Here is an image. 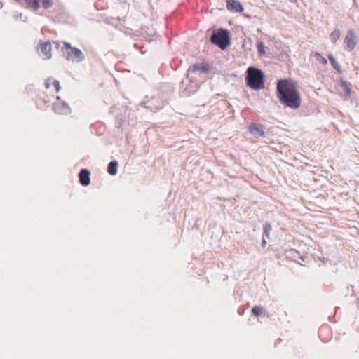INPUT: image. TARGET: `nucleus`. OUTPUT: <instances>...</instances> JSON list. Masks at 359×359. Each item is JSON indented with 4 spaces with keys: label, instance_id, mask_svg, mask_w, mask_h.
<instances>
[{
    "label": "nucleus",
    "instance_id": "nucleus-1",
    "mask_svg": "<svg viewBox=\"0 0 359 359\" xmlns=\"http://www.w3.org/2000/svg\"><path fill=\"white\" fill-rule=\"evenodd\" d=\"M277 97L285 107L297 109L302 104V99L297 82L292 79L278 80L276 86Z\"/></svg>",
    "mask_w": 359,
    "mask_h": 359
},
{
    "label": "nucleus",
    "instance_id": "nucleus-2",
    "mask_svg": "<svg viewBox=\"0 0 359 359\" xmlns=\"http://www.w3.org/2000/svg\"><path fill=\"white\" fill-rule=\"evenodd\" d=\"M246 83L254 90L264 88V75L262 71L257 68L250 67L247 69Z\"/></svg>",
    "mask_w": 359,
    "mask_h": 359
},
{
    "label": "nucleus",
    "instance_id": "nucleus-3",
    "mask_svg": "<svg viewBox=\"0 0 359 359\" xmlns=\"http://www.w3.org/2000/svg\"><path fill=\"white\" fill-rule=\"evenodd\" d=\"M210 41L222 50H225L230 43L229 32L222 29L217 30L211 36Z\"/></svg>",
    "mask_w": 359,
    "mask_h": 359
},
{
    "label": "nucleus",
    "instance_id": "nucleus-4",
    "mask_svg": "<svg viewBox=\"0 0 359 359\" xmlns=\"http://www.w3.org/2000/svg\"><path fill=\"white\" fill-rule=\"evenodd\" d=\"M45 86L47 90L45 93L48 94L49 92L53 93L50 97L47 95L46 97L43 98L45 102H50L51 101V97L55 96V93H57L60 90L61 86L60 82L52 77L48 78L46 80Z\"/></svg>",
    "mask_w": 359,
    "mask_h": 359
},
{
    "label": "nucleus",
    "instance_id": "nucleus-5",
    "mask_svg": "<svg viewBox=\"0 0 359 359\" xmlns=\"http://www.w3.org/2000/svg\"><path fill=\"white\" fill-rule=\"evenodd\" d=\"M66 59L71 61L81 62L84 59L83 53L81 50L72 47L69 43H65Z\"/></svg>",
    "mask_w": 359,
    "mask_h": 359
},
{
    "label": "nucleus",
    "instance_id": "nucleus-6",
    "mask_svg": "<svg viewBox=\"0 0 359 359\" xmlns=\"http://www.w3.org/2000/svg\"><path fill=\"white\" fill-rule=\"evenodd\" d=\"M18 3L25 2L26 7L34 11H37L40 4L45 8H49L53 5V0H15Z\"/></svg>",
    "mask_w": 359,
    "mask_h": 359
},
{
    "label": "nucleus",
    "instance_id": "nucleus-7",
    "mask_svg": "<svg viewBox=\"0 0 359 359\" xmlns=\"http://www.w3.org/2000/svg\"><path fill=\"white\" fill-rule=\"evenodd\" d=\"M358 43V37L352 29H349L344 40L345 48L348 51H352Z\"/></svg>",
    "mask_w": 359,
    "mask_h": 359
},
{
    "label": "nucleus",
    "instance_id": "nucleus-8",
    "mask_svg": "<svg viewBox=\"0 0 359 359\" xmlns=\"http://www.w3.org/2000/svg\"><path fill=\"white\" fill-rule=\"evenodd\" d=\"M57 101L53 103V111L59 114H65L69 112V107L65 102L60 100V97L56 96Z\"/></svg>",
    "mask_w": 359,
    "mask_h": 359
},
{
    "label": "nucleus",
    "instance_id": "nucleus-9",
    "mask_svg": "<svg viewBox=\"0 0 359 359\" xmlns=\"http://www.w3.org/2000/svg\"><path fill=\"white\" fill-rule=\"evenodd\" d=\"M39 48L41 50L44 59H50L51 54V43L49 41H39Z\"/></svg>",
    "mask_w": 359,
    "mask_h": 359
},
{
    "label": "nucleus",
    "instance_id": "nucleus-10",
    "mask_svg": "<svg viewBox=\"0 0 359 359\" xmlns=\"http://www.w3.org/2000/svg\"><path fill=\"white\" fill-rule=\"evenodd\" d=\"M248 130L257 138L264 136V127L261 124L252 123L248 126Z\"/></svg>",
    "mask_w": 359,
    "mask_h": 359
},
{
    "label": "nucleus",
    "instance_id": "nucleus-11",
    "mask_svg": "<svg viewBox=\"0 0 359 359\" xmlns=\"http://www.w3.org/2000/svg\"><path fill=\"white\" fill-rule=\"evenodd\" d=\"M226 8L230 11L236 13L242 12L243 10L242 4L236 0H227L226 1Z\"/></svg>",
    "mask_w": 359,
    "mask_h": 359
},
{
    "label": "nucleus",
    "instance_id": "nucleus-12",
    "mask_svg": "<svg viewBox=\"0 0 359 359\" xmlns=\"http://www.w3.org/2000/svg\"><path fill=\"white\" fill-rule=\"evenodd\" d=\"M90 172L86 169H82L79 175V182L83 186H88L90 184Z\"/></svg>",
    "mask_w": 359,
    "mask_h": 359
},
{
    "label": "nucleus",
    "instance_id": "nucleus-13",
    "mask_svg": "<svg viewBox=\"0 0 359 359\" xmlns=\"http://www.w3.org/2000/svg\"><path fill=\"white\" fill-rule=\"evenodd\" d=\"M328 59L330 60V64L332 65L334 69H336L339 73H341L342 70L341 66L338 63V62L335 60L332 54L328 55Z\"/></svg>",
    "mask_w": 359,
    "mask_h": 359
},
{
    "label": "nucleus",
    "instance_id": "nucleus-14",
    "mask_svg": "<svg viewBox=\"0 0 359 359\" xmlns=\"http://www.w3.org/2000/svg\"><path fill=\"white\" fill-rule=\"evenodd\" d=\"M118 163L116 161H111L109 163L107 171L111 175H115L117 173Z\"/></svg>",
    "mask_w": 359,
    "mask_h": 359
},
{
    "label": "nucleus",
    "instance_id": "nucleus-15",
    "mask_svg": "<svg viewBox=\"0 0 359 359\" xmlns=\"http://www.w3.org/2000/svg\"><path fill=\"white\" fill-rule=\"evenodd\" d=\"M312 55L316 57V60L323 65H326L327 64V59L324 57L320 53L318 52H313Z\"/></svg>",
    "mask_w": 359,
    "mask_h": 359
},
{
    "label": "nucleus",
    "instance_id": "nucleus-16",
    "mask_svg": "<svg viewBox=\"0 0 359 359\" xmlns=\"http://www.w3.org/2000/svg\"><path fill=\"white\" fill-rule=\"evenodd\" d=\"M341 34L339 30L335 29L330 34V39L333 43H335L340 38Z\"/></svg>",
    "mask_w": 359,
    "mask_h": 359
},
{
    "label": "nucleus",
    "instance_id": "nucleus-17",
    "mask_svg": "<svg viewBox=\"0 0 359 359\" xmlns=\"http://www.w3.org/2000/svg\"><path fill=\"white\" fill-rule=\"evenodd\" d=\"M192 70L194 72H196V71L206 72L208 70V65H203V64H196L193 66Z\"/></svg>",
    "mask_w": 359,
    "mask_h": 359
},
{
    "label": "nucleus",
    "instance_id": "nucleus-18",
    "mask_svg": "<svg viewBox=\"0 0 359 359\" xmlns=\"http://www.w3.org/2000/svg\"><path fill=\"white\" fill-rule=\"evenodd\" d=\"M272 228L270 224H266L263 227V233L264 236H266L267 238L270 237V232Z\"/></svg>",
    "mask_w": 359,
    "mask_h": 359
},
{
    "label": "nucleus",
    "instance_id": "nucleus-19",
    "mask_svg": "<svg viewBox=\"0 0 359 359\" xmlns=\"http://www.w3.org/2000/svg\"><path fill=\"white\" fill-rule=\"evenodd\" d=\"M264 309L262 306H254L252 309V313L256 316H259L263 313Z\"/></svg>",
    "mask_w": 359,
    "mask_h": 359
},
{
    "label": "nucleus",
    "instance_id": "nucleus-20",
    "mask_svg": "<svg viewBox=\"0 0 359 359\" xmlns=\"http://www.w3.org/2000/svg\"><path fill=\"white\" fill-rule=\"evenodd\" d=\"M257 48L259 55H264L266 53L265 45L262 41H260L257 43Z\"/></svg>",
    "mask_w": 359,
    "mask_h": 359
},
{
    "label": "nucleus",
    "instance_id": "nucleus-21",
    "mask_svg": "<svg viewBox=\"0 0 359 359\" xmlns=\"http://www.w3.org/2000/svg\"><path fill=\"white\" fill-rule=\"evenodd\" d=\"M266 244V239L264 238H263V239H262V246L265 247Z\"/></svg>",
    "mask_w": 359,
    "mask_h": 359
}]
</instances>
